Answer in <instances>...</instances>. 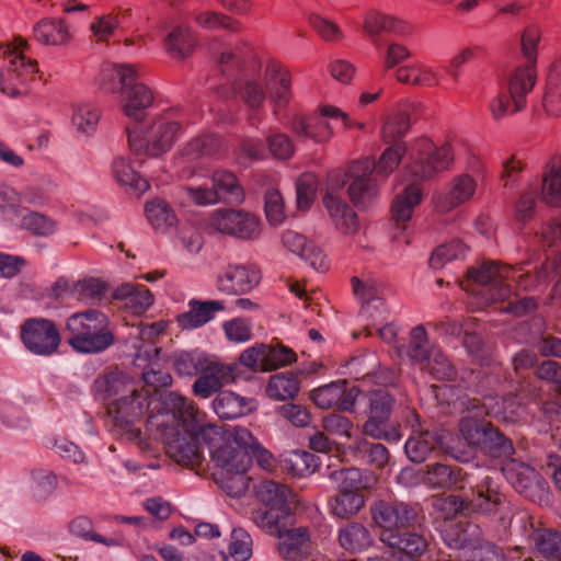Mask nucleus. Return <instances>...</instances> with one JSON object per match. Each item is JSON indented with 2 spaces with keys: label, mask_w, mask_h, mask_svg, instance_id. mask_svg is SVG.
<instances>
[{
  "label": "nucleus",
  "mask_w": 561,
  "mask_h": 561,
  "mask_svg": "<svg viewBox=\"0 0 561 561\" xmlns=\"http://www.w3.org/2000/svg\"><path fill=\"white\" fill-rule=\"evenodd\" d=\"M107 412L114 425L144 453L154 454L161 442L174 461L195 462L198 459L194 435L182 432L186 421L194 416V408L178 392L150 399L149 393L134 388L113 399Z\"/></svg>",
  "instance_id": "1"
},
{
  "label": "nucleus",
  "mask_w": 561,
  "mask_h": 561,
  "mask_svg": "<svg viewBox=\"0 0 561 561\" xmlns=\"http://www.w3.org/2000/svg\"><path fill=\"white\" fill-rule=\"evenodd\" d=\"M528 261L516 265H499L494 261H482L467 272L468 282H472L473 295L481 297L484 304L504 301L511 296V287L507 280L514 282L525 290H535L546 286L549 280H556L545 305L551 306L554 300L561 298V254L554 251L547 253L546 261L535 267V273L526 270Z\"/></svg>",
  "instance_id": "2"
},
{
  "label": "nucleus",
  "mask_w": 561,
  "mask_h": 561,
  "mask_svg": "<svg viewBox=\"0 0 561 561\" xmlns=\"http://www.w3.org/2000/svg\"><path fill=\"white\" fill-rule=\"evenodd\" d=\"M425 483L432 489L450 490L470 488L471 493L465 497L449 496L444 505L456 511H472L476 514L499 516L506 527L511 515V503L503 494L485 468L471 471L456 465L434 462L426 465Z\"/></svg>",
  "instance_id": "3"
},
{
  "label": "nucleus",
  "mask_w": 561,
  "mask_h": 561,
  "mask_svg": "<svg viewBox=\"0 0 561 561\" xmlns=\"http://www.w3.org/2000/svg\"><path fill=\"white\" fill-rule=\"evenodd\" d=\"M221 76L231 84L233 94L240 96L250 110V122L255 125L257 110L268 95L276 113L290 100V75L280 64L272 61L266 66L264 80L245 75L244 57L232 50L221 53L219 61Z\"/></svg>",
  "instance_id": "4"
},
{
  "label": "nucleus",
  "mask_w": 561,
  "mask_h": 561,
  "mask_svg": "<svg viewBox=\"0 0 561 561\" xmlns=\"http://www.w3.org/2000/svg\"><path fill=\"white\" fill-rule=\"evenodd\" d=\"M371 516L380 529V540L407 556L416 557L427 549L426 529L416 505L401 501H378Z\"/></svg>",
  "instance_id": "5"
},
{
  "label": "nucleus",
  "mask_w": 561,
  "mask_h": 561,
  "mask_svg": "<svg viewBox=\"0 0 561 561\" xmlns=\"http://www.w3.org/2000/svg\"><path fill=\"white\" fill-rule=\"evenodd\" d=\"M411 160L403 173L407 184L397 194L391 207L397 224L409 221L414 207L420 204L422 192L419 182L447 170L454 161V153L449 145L437 147L428 139H420L414 146Z\"/></svg>",
  "instance_id": "6"
},
{
  "label": "nucleus",
  "mask_w": 561,
  "mask_h": 561,
  "mask_svg": "<svg viewBox=\"0 0 561 561\" xmlns=\"http://www.w3.org/2000/svg\"><path fill=\"white\" fill-rule=\"evenodd\" d=\"M182 432L194 435L196 454L198 459L195 462L176 461L183 466L202 468L205 461L202 440L207 444L215 470L225 471H248L252 463V456L247 447L245 438H252L247 428H237L233 435L225 436L213 426L198 427L194 424L193 417L184 424Z\"/></svg>",
  "instance_id": "7"
},
{
  "label": "nucleus",
  "mask_w": 561,
  "mask_h": 561,
  "mask_svg": "<svg viewBox=\"0 0 561 561\" xmlns=\"http://www.w3.org/2000/svg\"><path fill=\"white\" fill-rule=\"evenodd\" d=\"M540 41V31L537 26H528L522 36V50L528 64L517 67L508 78V95L500 93L490 103V110L495 119L514 114L525 105V96L533 90L536 83V50Z\"/></svg>",
  "instance_id": "8"
},
{
  "label": "nucleus",
  "mask_w": 561,
  "mask_h": 561,
  "mask_svg": "<svg viewBox=\"0 0 561 561\" xmlns=\"http://www.w3.org/2000/svg\"><path fill=\"white\" fill-rule=\"evenodd\" d=\"M67 342L79 354H100L115 343L114 327L106 313L89 308L75 312L66 321Z\"/></svg>",
  "instance_id": "9"
},
{
  "label": "nucleus",
  "mask_w": 561,
  "mask_h": 561,
  "mask_svg": "<svg viewBox=\"0 0 561 561\" xmlns=\"http://www.w3.org/2000/svg\"><path fill=\"white\" fill-rule=\"evenodd\" d=\"M405 152L402 142H396L387 148L380 156L378 162L371 158H364L354 161L348 169L352 182L348 186V195L354 205L364 208L377 196V175L387 176L400 163Z\"/></svg>",
  "instance_id": "10"
},
{
  "label": "nucleus",
  "mask_w": 561,
  "mask_h": 561,
  "mask_svg": "<svg viewBox=\"0 0 561 561\" xmlns=\"http://www.w3.org/2000/svg\"><path fill=\"white\" fill-rule=\"evenodd\" d=\"M127 140L130 150L136 154L158 157L169 151L181 133V123L173 117V113H164L157 117L151 126L144 129L135 124L126 127Z\"/></svg>",
  "instance_id": "11"
},
{
  "label": "nucleus",
  "mask_w": 561,
  "mask_h": 561,
  "mask_svg": "<svg viewBox=\"0 0 561 561\" xmlns=\"http://www.w3.org/2000/svg\"><path fill=\"white\" fill-rule=\"evenodd\" d=\"M367 416L363 425L365 435L374 439L398 443L402 438L399 426L391 423L394 398L387 389H375L365 394Z\"/></svg>",
  "instance_id": "12"
},
{
  "label": "nucleus",
  "mask_w": 561,
  "mask_h": 561,
  "mask_svg": "<svg viewBox=\"0 0 561 561\" xmlns=\"http://www.w3.org/2000/svg\"><path fill=\"white\" fill-rule=\"evenodd\" d=\"M27 43L22 37L14 41L4 50L8 66L0 71V89L4 94L15 98L26 92V83L37 72V62L26 59L24 49Z\"/></svg>",
  "instance_id": "13"
},
{
  "label": "nucleus",
  "mask_w": 561,
  "mask_h": 561,
  "mask_svg": "<svg viewBox=\"0 0 561 561\" xmlns=\"http://www.w3.org/2000/svg\"><path fill=\"white\" fill-rule=\"evenodd\" d=\"M190 198L199 206L217 203L240 204L244 192L234 173L228 170H216L211 174V186H188Z\"/></svg>",
  "instance_id": "14"
},
{
  "label": "nucleus",
  "mask_w": 561,
  "mask_h": 561,
  "mask_svg": "<svg viewBox=\"0 0 561 561\" xmlns=\"http://www.w3.org/2000/svg\"><path fill=\"white\" fill-rule=\"evenodd\" d=\"M20 336L25 348L37 356H50L60 345L56 324L45 318H30L21 325Z\"/></svg>",
  "instance_id": "15"
},
{
  "label": "nucleus",
  "mask_w": 561,
  "mask_h": 561,
  "mask_svg": "<svg viewBox=\"0 0 561 561\" xmlns=\"http://www.w3.org/2000/svg\"><path fill=\"white\" fill-rule=\"evenodd\" d=\"M328 117L341 118L345 126H351L348 114L339 107L325 105L320 108V114L307 117H297L293 121L291 129L299 139H312L314 142H325L333 136V130Z\"/></svg>",
  "instance_id": "16"
},
{
  "label": "nucleus",
  "mask_w": 561,
  "mask_h": 561,
  "mask_svg": "<svg viewBox=\"0 0 561 561\" xmlns=\"http://www.w3.org/2000/svg\"><path fill=\"white\" fill-rule=\"evenodd\" d=\"M450 507L455 511V516L446 517L438 527L443 541L450 549H476L481 540V529L466 518V514L473 512Z\"/></svg>",
  "instance_id": "17"
},
{
  "label": "nucleus",
  "mask_w": 561,
  "mask_h": 561,
  "mask_svg": "<svg viewBox=\"0 0 561 561\" xmlns=\"http://www.w3.org/2000/svg\"><path fill=\"white\" fill-rule=\"evenodd\" d=\"M491 399H485L480 404L479 399H467L462 402L467 411V415H463L459 422V431L461 437L466 443L477 449H481L491 423L483 419V415L489 414V403Z\"/></svg>",
  "instance_id": "18"
},
{
  "label": "nucleus",
  "mask_w": 561,
  "mask_h": 561,
  "mask_svg": "<svg viewBox=\"0 0 561 561\" xmlns=\"http://www.w3.org/2000/svg\"><path fill=\"white\" fill-rule=\"evenodd\" d=\"M363 31L376 50L381 51L383 44H386L382 34L404 37L410 34L411 27L396 16L378 10H369L364 15Z\"/></svg>",
  "instance_id": "19"
},
{
  "label": "nucleus",
  "mask_w": 561,
  "mask_h": 561,
  "mask_svg": "<svg viewBox=\"0 0 561 561\" xmlns=\"http://www.w3.org/2000/svg\"><path fill=\"white\" fill-rule=\"evenodd\" d=\"M159 354V350L151 343H145L138 347L135 364L141 366V363L148 362L142 368V380L146 386L151 387L152 390H142L145 393H149V398H159L160 394H167L171 391L159 390V388H167L172 383L171 375L159 368L158 364L153 362Z\"/></svg>",
  "instance_id": "20"
},
{
  "label": "nucleus",
  "mask_w": 561,
  "mask_h": 561,
  "mask_svg": "<svg viewBox=\"0 0 561 561\" xmlns=\"http://www.w3.org/2000/svg\"><path fill=\"white\" fill-rule=\"evenodd\" d=\"M210 221L218 231L242 239L252 238L259 229L256 218L240 209H219Z\"/></svg>",
  "instance_id": "21"
},
{
  "label": "nucleus",
  "mask_w": 561,
  "mask_h": 561,
  "mask_svg": "<svg viewBox=\"0 0 561 561\" xmlns=\"http://www.w3.org/2000/svg\"><path fill=\"white\" fill-rule=\"evenodd\" d=\"M260 282L259 272L251 266L229 265L217 278V288L227 295L249 293Z\"/></svg>",
  "instance_id": "22"
},
{
  "label": "nucleus",
  "mask_w": 561,
  "mask_h": 561,
  "mask_svg": "<svg viewBox=\"0 0 561 561\" xmlns=\"http://www.w3.org/2000/svg\"><path fill=\"white\" fill-rule=\"evenodd\" d=\"M283 245L290 252L297 254L317 272L329 270V262L323 251L307 241L306 237L294 230H286L282 234Z\"/></svg>",
  "instance_id": "23"
},
{
  "label": "nucleus",
  "mask_w": 561,
  "mask_h": 561,
  "mask_svg": "<svg viewBox=\"0 0 561 561\" xmlns=\"http://www.w3.org/2000/svg\"><path fill=\"white\" fill-rule=\"evenodd\" d=\"M323 205L337 230L345 234L356 232L358 227L357 215L354 209L339 196L337 188L333 186L328 187L323 196Z\"/></svg>",
  "instance_id": "24"
},
{
  "label": "nucleus",
  "mask_w": 561,
  "mask_h": 561,
  "mask_svg": "<svg viewBox=\"0 0 561 561\" xmlns=\"http://www.w3.org/2000/svg\"><path fill=\"white\" fill-rule=\"evenodd\" d=\"M234 378L236 371L232 366L210 360L208 367L199 373L193 385V391L196 396L206 399L217 392L224 385L233 381Z\"/></svg>",
  "instance_id": "25"
},
{
  "label": "nucleus",
  "mask_w": 561,
  "mask_h": 561,
  "mask_svg": "<svg viewBox=\"0 0 561 561\" xmlns=\"http://www.w3.org/2000/svg\"><path fill=\"white\" fill-rule=\"evenodd\" d=\"M259 502L267 507L295 511L299 504L297 494L286 484L273 480H263L255 486Z\"/></svg>",
  "instance_id": "26"
},
{
  "label": "nucleus",
  "mask_w": 561,
  "mask_h": 561,
  "mask_svg": "<svg viewBox=\"0 0 561 561\" xmlns=\"http://www.w3.org/2000/svg\"><path fill=\"white\" fill-rule=\"evenodd\" d=\"M351 282L354 294L363 301L360 314L373 321L371 324L366 325L367 333L370 335L371 325L382 324L387 320L383 299L379 297L375 287L360 282L357 277H353Z\"/></svg>",
  "instance_id": "27"
},
{
  "label": "nucleus",
  "mask_w": 561,
  "mask_h": 561,
  "mask_svg": "<svg viewBox=\"0 0 561 561\" xmlns=\"http://www.w3.org/2000/svg\"><path fill=\"white\" fill-rule=\"evenodd\" d=\"M138 78L131 84H128L122 93L123 111L126 116L133 118L139 125L146 116L147 108L153 102L152 91L137 81Z\"/></svg>",
  "instance_id": "28"
},
{
  "label": "nucleus",
  "mask_w": 561,
  "mask_h": 561,
  "mask_svg": "<svg viewBox=\"0 0 561 561\" xmlns=\"http://www.w3.org/2000/svg\"><path fill=\"white\" fill-rule=\"evenodd\" d=\"M477 188L474 179L468 174L456 176L436 202L442 211H449L469 201Z\"/></svg>",
  "instance_id": "29"
},
{
  "label": "nucleus",
  "mask_w": 561,
  "mask_h": 561,
  "mask_svg": "<svg viewBox=\"0 0 561 561\" xmlns=\"http://www.w3.org/2000/svg\"><path fill=\"white\" fill-rule=\"evenodd\" d=\"M190 310L178 316V323L184 330L199 328L215 318L216 312L225 309L219 300L199 301L191 299Z\"/></svg>",
  "instance_id": "30"
},
{
  "label": "nucleus",
  "mask_w": 561,
  "mask_h": 561,
  "mask_svg": "<svg viewBox=\"0 0 561 561\" xmlns=\"http://www.w3.org/2000/svg\"><path fill=\"white\" fill-rule=\"evenodd\" d=\"M503 474L511 485L520 494L528 496L538 485L539 476L529 465L511 458L503 466Z\"/></svg>",
  "instance_id": "31"
},
{
  "label": "nucleus",
  "mask_w": 561,
  "mask_h": 561,
  "mask_svg": "<svg viewBox=\"0 0 561 561\" xmlns=\"http://www.w3.org/2000/svg\"><path fill=\"white\" fill-rule=\"evenodd\" d=\"M279 556L287 561H299L309 551L310 541L306 528L285 529L277 535Z\"/></svg>",
  "instance_id": "32"
},
{
  "label": "nucleus",
  "mask_w": 561,
  "mask_h": 561,
  "mask_svg": "<svg viewBox=\"0 0 561 561\" xmlns=\"http://www.w3.org/2000/svg\"><path fill=\"white\" fill-rule=\"evenodd\" d=\"M329 479L337 493L364 494L370 484V477L355 467L333 470Z\"/></svg>",
  "instance_id": "33"
},
{
  "label": "nucleus",
  "mask_w": 561,
  "mask_h": 561,
  "mask_svg": "<svg viewBox=\"0 0 561 561\" xmlns=\"http://www.w3.org/2000/svg\"><path fill=\"white\" fill-rule=\"evenodd\" d=\"M434 348H438V345L431 342L424 325L419 324L410 331L409 343L400 346L399 352L404 353L412 363L422 366L434 353Z\"/></svg>",
  "instance_id": "34"
},
{
  "label": "nucleus",
  "mask_w": 561,
  "mask_h": 561,
  "mask_svg": "<svg viewBox=\"0 0 561 561\" xmlns=\"http://www.w3.org/2000/svg\"><path fill=\"white\" fill-rule=\"evenodd\" d=\"M136 78H138V72L134 65H110L101 70L100 87L106 92L123 93Z\"/></svg>",
  "instance_id": "35"
},
{
  "label": "nucleus",
  "mask_w": 561,
  "mask_h": 561,
  "mask_svg": "<svg viewBox=\"0 0 561 561\" xmlns=\"http://www.w3.org/2000/svg\"><path fill=\"white\" fill-rule=\"evenodd\" d=\"M396 79L404 84L431 88L439 84L440 75L431 66L415 62L397 68Z\"/></svg>",
  "instance_id": "36"
},
{
  "label": "nucleus",
  "mask_w": 561,
  "mask_h": 561,
  "mask_svg": "<svg viewBox=\"0 0 561 561\" xmlns=\"http://www.w3.org/2000/svg\"><path fill=\"white\" fill-rule=\"evenodd\" d=\"M113 297L125 300V307L135 314L146 312L153 304V295L144 285L122 284L114 290Z\"/></svg>",
  "instance_id": "37"
},
{
  "label": "nucleus",
  "mask_w": 561,
  "mask_h": 561,
  "mask_svg": "<svg viewBox=\"0 0 561 561\" xmlns=\"http://www.w3.org/2000/svg\"><path fill=\"white\" fill-rule=\"evenodd\" d=\"M528 534L535 550L543 558L552 561H561V533L551 528H536L530 524Z\"/></svg>",
  "instance_id": "38"
},
{
  "label": "nucleus",
  "mask_w": 561,
  "mask_h": 561,
  "mask_svg": "<svg viewBox=\"0 0 561 561\" xmlns=\"http://www.w3.org/2000/svg\"><path fill=\"white\" fill-rule=\"evenodd\" d=\"M134 388L122 371H107L98 377L93 383L95 397L104 401L125 396Z\"/></svg>",
  "instance_id": "39"
},
{
  "label": "nucleus",
  "mask_w": 561,
  "mask_h": 561,
  "mask_svg": "<svg viewBox=\"0 0 561 561\" xmlns=\"http://www.w3.org/2000/svg\"><path fill=\"white\" fill-rule=\"evenodd\" d=\"M294 512L293 510L265 506V508L255 510L252 513V519L265 533L277 536L287 528Z\"/></svg>",
  "instance_id": "40"
},
{
  "label": "nucleus",
  "mask_w": 561,
  "mask_h": 561,
  "mask_svg": "<svg viewBox=\"0 0 561 561\" xmlns=\"http://www.w3.org/2000/svg\"><path fill=\"white\" fill-rule=\"evenodd\" d=\"M215 413L222 420L240 417L252 410L250 401L232 391H220L213 401Z\"/></svg>",
  "instance_id": "41"
},
{
  "label": "nucleus",
  "mask_w": 561,
  "mask_h": 561,
  "mask_svg": "<svg viewBox=\"0 0 561 561\" xmlns=\"http://www.w3.org/2000/svg\"><path fill=\"white\" fill-rule=\"evenodd\" d=\"M443 448L442 437H435L430 433L410 437L404 444L408 458L415 463L425 461L430 455L436 454Z\"/></svg>",
  "instance_id": "42"
},
{
  "label": "nucleus",
  "mask_w": 561,
  "mask_h": 561,
  "mask_svg": "<svg viewBox=\"0 0 561 561\" xmlns=\"http://www.w3.org/2000/svg\"><path fill=\"white\" fill-rule=\"evenodd\" d=\"M282 470L293 477H306L319 467V458L306 450H291L280 460Z\"/></svg>",
  "instance_id": "43"
},
{
  "label": "nucleus",
  "mask_w": 561,
  "mask_h": 561,
  "mask_svg": "<svg viewBox=\"0 0 561 561\" xmlns=\"http://www.w3.org/2000/svg\"><path fill=\"white\" fill-rule=\"evenodd\" d=\"M70 533L85 541L101 543L105 547H122L124 539L121 537H105L94 531L93 522L88 516L81 515L73 518L69 525Z\"/></svg>",
  "instance_id": "44"
},
{
  "label": "nucleus",
  "mask_w": 561,
  "mask_h": 561,
  "mask_svg": "<svg viewBox=\"0 0 561 561\" xmlns=\"http://www.w3.org/2000/svg\"><path fill=\"white\" fill-rule=\"evenodd\" d=\"M350 448L358 460L377 468H382L389 460V451L386 446L366 438L355 439Z\"/></svg>",
  "instance_id": "45"
},
{
  "label": "nucleus",
  "mask_w": 561,
  "mask_h": 561,
  "mask_svg": "<svg viewBox=\"0 0 561 561\" xmlns=\"http://www.w3.org/2000/svg\"><path fill=\"white\" fill-rule=\"evenodd\" d=\"M245 473L247 471L214 470L211 477L222 492L230 497L239 499L249 489L250 478Z\"/></svg>",
  "instance_id": "46"
},
{
  "label": "nucleus",
  "mask_w": 561,
  "mask_h": 561,
  "mask_svg": "<svg viewBox=\"0 0 561 561\" xmlns=\"http://www.w3.org/2000/svg\"><path fill=\"white\" fill-rule=\"evenodd\" d=\"M300 389L298 377L294 373H279L273 375L266 386V393L270 398L286 401L294 399Z\"/></svg>",
  "instance_id": "47"
},
{
  "label": "nucleus",
  "mask_w": 561,
  "mask_h": 561,
  "mask_svg": "<svg viewBox=\"0 0 561 561\" xmlns=\"http://www.w3.org/2000/svg\"><path fill=\"white\" fill-rule=\"evenodd\" d=\"M542 105L549 115H561V60L552 64L549 70Z\"/></svg>",
  "instance_id": "48"
},
{
  "label": "nucleus",
  "mask_w": 561,
  "mask_h": 561,
  "mask_svg": "<svg viewBox=\"0 0 561 561\" xmlns=\"http://www.w3.org/2000/svg\"><path fill=\"white\" fill-rule=\"evenodd\" d=\"M35 38L45 45H61L68 42V27L62 20L43 19L34 26Z\"/></svg>",
  "instance_id": "49"
},
{
  "label": "nucleus",
  "mask_w": 561,
  "mask_h": 561,
  "mask_svg": "<svg viewBox=\"0 0 561 561\" xmlns=\"http://www.w3.org/2000/svg\"><path fill=\"white\" fill-rule=\"evenodd\" d=\"M340 545L348 551H362L373 543L369 530L359 523H350L339 531Z\"/></svg>",
  "instance_id": "50"
},
{
  "label": "nucleus",
  "mask_w": 561,
  "mask_h": 561,
  "mask_svg": "<svg viewBox=\"0 0 561 561\" xmlns=\"http://www.w3.org/2000/svg\"><path fill=\"white\" fill-rule=\"evenodd\" d=\"M329 511L337 518L346 519L356 515L365 505L364 494L335 493L329 499Z\"/></svg>",
  "instance_id": "51"
},
{
  "label": "nucleus",
  "mask_w": 561,
  "mask_h": 561,
  "mask_svg": "<svg viewBox=\"0 0 561 561\" xmlns=\"http://www.w3.org/2000/svg\"><path fill=\"white\" fill-rule=\"evenodd\" d=\"M210 359L201 351L179 352L173 357V368L180 376H196L208 367Z\"/></svg>",
  "instance_id": "52"
},
{
  "label": "nucleus",
  "mask_w": 561,
  "mask_h": 561,
  "mask_svg": "<svg viewBox=\"0 0 561 561\" xmlns=\"http://www.w3.org/2000/svg\"><path fill=\"white\" fill-rule=\"evenodd\" d=\"M541 198L551 206H561V162L547 165L542 176Z\"/></svg>",
  "instance_id": "53"
},
{
  "label": "nucleus",
  "mask_w": 561,
  "mask_h": 561,
  "mask_svg": "<svg viewBox=\"0 0 561 561\" xmlns=\"http://www.w3.org/2000/svg\"><path fill=\"white\" fill-rule=\"evenodd\" d=\"M165 45L171 56L185 58L193 51L195 39L188 27L178 26L169 34Z\"/></svg>",
  "instance_id": "54"
},
{
  "label": "nucleus",
  "mask_w": 561,
  "mask_h": 561,
  "mask_svg": "<svg viewBox=\"0 0 561 561\" xmlns=\"http://www.w3.org/2000/svg\"><path fill=\"white\" fill-rule=\"evenodd\" d=\"M467 247L460 240H451L450 242L440 244L437 247L430 260V267L434 270L443 268L447 263L454 260H460L465 257Z\"/></svg>",
  "instance_id": "55"
},
{
  "label": "nucleus",
  "mask_w": 561,
  "mask_h": 561,
  "mask_svg": "<svg viewBox=\"0 0 561 561\" xmlns=\"http://www.w3.org/2000/svg\"><path fill=\"white\" fill-rule=\"evenodd\" d=\"M112 171L119 183L130 186L138 193H144L149 188L148 181L141 178L124 158L114 160Z\"/></svg>",
  "instance_id": "56"
},
{
  "label": "nucleus",
  "mask_w": 561,
  "mask_h": 561,
  "mask_svg": "<svg viewBox=\"0 0 561 561\" xmlns=\"http://www.w3.org/2000/svg\"><path fill=\"white\" fill-rule=\"evenodd\" d=\"M421 367L426 369L432 377L437 380L450 381L454 380L457 375V369L442 352L439 346L438 348H434V353H432L428 360Z\"/></svg>",
  "instance_id": "57"
},
{
  "label": "nucleus",
  "mask_w": 561,
  "mask_h": 561,
  "mask_svg": "<svg viewBox=\"0 0 561 561\" xmlns=\"http://www.w3.org/2000/svg\"><path fill=\"white\" fill-rule=\"evenodd\" d=\"M145 213L148 221L157 229L171 227L176 221L173 209L163 199L148 202Z\"/></svg>",
  "instance_id": "58"
},
{
  "label": "nucleus",
  "mask_w": 561,
  "mask_h": 561,
  "mask_svg": "<svg viewBox=\"0 0 561 561\" xmlns=\"http://www.w3.org/2000/svg\"><path fill=\"white\" fill-rule=\"evenodd\" d=\"M484 454H488L496 458H508L514 451L512 440L499 432L492 424L488 431L485 442L481 449Z\"/></svg>",
  "instance_id": "59"
},
{
  "label": "nucleus",
  "mask_w": 561,
  "mask_h": 561,
  "mask_svg": "<svg viewBox=\"0 0 561 561\" xmlns=\"http://www.w3.org/2000/svg\"><path fill=\"white\" fill-rule=\"evenodd\" d=\"M263 371H272L296 360V353L280 344H265Z\"/></svg>",
  "instance_id": "60"
},
{
  "label": "nucleus",
  "mask_w": 561,
  "mask_h": 561,
  "mask_svg": "<svg viewBox=\"0 0 561 561\" xmlns=\"http://www.w3.org/2000/svg\"><path fill=\"white\" fill-rule=\"evenodd\" d=\"M195 21L199 26L211 31L225 28L230 32H239L242 28L238 20L215 11L199 12L195 15Z\"/></svg>",
  "instance_id": "61"
},
{
  "label": "nucleus",
  "mask_w": 561,
  "mask_h": 561,
  "mask_svg": "<svg viewBox=\"0 0 561 561\" xmlns=\"http://www.w3.org/2000/svg\"><path fill=\"white\" fill-rule=\"evenodd\" d=\"M220 139L214 135H202L191 140L184 148L183 154L188 160L211 156L219 149Z\"/></svg>",
  "instance_id": "62"
},
{
  "label": "nucleus",
  "mask_w": 561,
  "mask_h": 561,
  "mask_svg": "<svg viewBox=\"0 0 561 561\" xmlns=\"http://www.w3.org/2000/svg\"><path fill=\"white\" fill-rule=\"evenodd\" d=\"M343 396V381L336 380L321 386L311 391V400L320 409H331L337 407L339 400Z\"/></svg>",
  "instance_id": "63"
},
{
  "label": "nucleus",
  "mask_w": 561,
  "mask_h": 561,
  "mask_svg": "<svg viewBox=\"0 0 561 561\" xmlns=\"http://www.w3.org/2000/svg\"><path fill=\"white\" fill-rule=\"evenodd\" d=\"M31 477L33 493L38 500H46L57 488V476L48 469H34Z\"/></svg>",
  "instance_id": "64"
}]
</instances>
